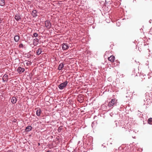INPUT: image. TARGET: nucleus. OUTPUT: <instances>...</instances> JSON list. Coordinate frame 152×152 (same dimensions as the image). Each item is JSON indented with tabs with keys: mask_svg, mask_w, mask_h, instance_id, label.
<instances>
[{
	"mask_svg": "<svg viewBox=\"0 0 152 152\" xmlns=\"http://www.w3.org/2000/svg\"><path fill=\"white\" fill-rule=\"evenodd\" d=\"M108 60L112 62H113L115 60V57L113 56H111L108 58Z\"/></svg>",
	"mask_w": 152,
	"mask_h": 152,
	"instance_id": "9",
	"label": "nucleus"
},
{
	"mask_svg": "<svg viewBox=\"0 0 152 152\" xmlns=\"http://www.w3.org/2000/svg\"><path fill=\"white\" fill-rule=\"evenodd\" d=\"M1 18H0V23H1Z\"/></svg>",
	"mask_w": 152,
	"mask_h": 152,
	"instance_id": "26",
	"label": "nucleus"
},
{
	"mask_svg": "<svg viewBox=\"0 0 152 152\" xmlns=\"http://www.w3.org/2000/svg\"><path fill=\"white\" fill-rule=\"evenodd\" d=\"M41 112V110L40 109H39L37 110L36 111V114L38 116H39Z\"/></svg>",
	"mask_w": 152,
	"mask_h": 152,
	"instance_id": "17",
	"label": "nucleus"
},
{
	"mask_svg": "<svg viewBox=\"0 0 152 152\" xmlns=\"http://www.w3.org/2000/svg\"><path fill=\"white\" fill-rule=\"evenodd\" d=\"M5 2L4 0H0V6H3L4 5Z\"/></svg>",
	"mask_w": 152,
	"mask_h": 152,
	"instance_id": "15",
	"label": "nucleus"
},
{
	"mask_svg": "<svg viewBox=\"0 0 152 152\" xmlns=\"http://www.w3.org/2000/svg\"><path fill=\"white\" fill-rule=\"evenodd\" d=\"M8 76L6 74H4L3 77L2 81L3 82H7L8 80Z\"/></svg>",
	"mask_w": 152,
	"mask_h": 152,
	"instance_id": "6",
	"label": "nucleus"
},
{
	"mask_svg": "<svg viewBox=\"0 0 152 152\" xmlns=\"http://www.w3.org/2000/svg\"><path fill=\"white\" fill-rule=\"evenodd\" d=\"M47 152H51V151L50 150H48L47 151Z\"/></svg>",
	"mask_w": 152,
	"mask_h": 152,
	"instance_id": "23",
	"label": "nucleus"
},
{
	"mask_svg": "<svg viewBox=\"0 0 152 152\" xmlns=\"http://www.w3.org/2000/svg\"><path fill=\"white\" fill-rule=\"evenodd\" d=\"M19 46L20 47H23V45L22 44H20Z\"/></svg>",
	"mask_w": 152,
	"mask_h": 152,
	"instance_id": "21",
	"label": "nucleus"
},
{
	"mask_svg": "<svg viewBox=\"0 0 152 152\" xmlns=\"http://www.w3.org/2000/svg\"><path fill=\"white\" fill-rule=\"evenodd\" d=\"M61 129H60V127H59V128H58V131H59V130H60L61 131Z\"/></svg>",
	"mask_w": 152,
	"mask_h": 152,
	"instance_id": "24",
	"label": "nucleus"
},
{
	"mask_svg": "<svg viewBox=\"0 0 152 152\" xmlns=\"http://www.w3.org/2000/svg\"><path fill=\"white\" fill-rule=\"evenodd\" d=\"M39 146L40 145V143H38Z\"/></svg>",
	"mask_w": 152,
	"mask_h": 152,
	"instance_id": "27",
	"label": "nucleus"
},
{
	"mask_svg": "<svg viewBox=\"0 0 152 152\" xmlns=\"http://www.w3.org/2000/svg\"><path fill=\"white\" fill-rule=\"evenodd\" d=\"M11 102L12 104H15L16 103L17 99V98L14 96H13L11 99Z\"/></svg>",
	"mask_w": 152,
	"mask_h": 152,
	"instance_id": "8",
	"label": "nucleus"
},
{
	"mask_svg": "<svg viewBox=\"0 0 152 152\" xmlns=\"http://www.w3.org/2000/svg\"><path fill=\"white\" fill-rule=\"evenodd\" d=\"M7 152H13V151L12 150H9Z\"/></svg>",
	"mask_w": 152,
	"mask_h": 152,
	"instance_id": "22",
	"label": "nucleus"
},
{
	"mask_svg": "<svg viewBox=\"0 0 152 152\" xmlns=\"http://www.w3.org/2000/svg\"><path fill=\"white\" fill-rule=\"evenodd\" d=\"M80 141H79V142H78V143H80Z\"/></svg>",
	"mask_w": 152,
	"mask_h": 152,
	"instance_id": "28",
	"label": "nucleus"
},
{
	"mask_svg": "<svg viewBox=\"0 0 152 152\" xmlns=\"http://www.w3.org/2000/svg\"><path fill=\"white\" fill-rule=\"evenodd\" d=\"M37 12L36 10H34L32 12L31 14L34 17H36L37 16Z\"/></svg>",
	"mask_w": 152,
	"mask_h": 152,
	"instance_id": "13",
	"label": "nucleus"
},
{
	"mask_svg": "<svg viewBox=\"0 0 152 152\" xmlns=\"http://www.w3.org/2000/svg\"><path fill=\"white\" fill-rule=\"evenodd\" d=\"M116 103V101L114 99H112L110 102L108 104V105L109 107H113Z\"/></svg>",
	"mask_w": 152,
	"mask_h": 152,
	"instance_id": "2",
	"label": "nucleus"
},
{
	"mask_svg": "<svg viewBox=\"0 0 152 152\" xmlns=\"http://www.w3.org/2000/svg\"><path fill=\"white\" fill-rule=\"evenodd\" d=\"M64 67V64L63 63H61L59 65L58 69L59 70H61Z\"/></svg>",
	"mask_w": 152,
	"mask_h": 152,
	"instance_id": "11",
	"label": "nucleus"
},
{
	"mask_svg": "<svg viewBox=\"0 0 152 152\" xmlns=\"http://www.w3.org/2000/svg\"><path fill=\"white\" fill-rule=\"evenodd\" d=\"M17 71L18 73L21 74L24 71L25 69L19 66L18 68Z\"/></svg>",
	"mask_w": 152,
	"mask_h": 152,
	"instance_id": "5",
	"label": "nucleus"
},
{
	"mask_svg": "<svg viewBox=\"0 0 152 152\" xmlns=\"http://www.w3.org/2000/svg\"><path fill=\"white\" fill-rule=\"evenodd\" d=\"M20 38V37L18 35H15L14 37V39L15 41L16 42H17L19 41Z\"/></svg>",
	"mask_w": 152,
	"mask_h": 152,
	"instance_id": "10",
	"label": "nucleus"
},
{
	"mask_svg": "<svg viewBox=\"0 0 152 152\" xmlns=\"http://www.w3.org/2000/svg\"><path fill=\"white\" fill-rule=\"evenodd\" d=\"M39 39L37 38H36V39H34L33 40V42L34 45H37V44L36 43H35V42H39Z\"/></svg>",
	"mask_w": 152,
	"mask_h": 152,
	"instance_id": "16",
	"label": "nucleus"
},
{
	"mask_svg": "<svg viewBox=\"0 0 152 152\" xmlns=\"http://www.w3.org/2000/svg\"><path fill=\"white\" fill-rule=\"evenodd\" d=\"M119 24H118V23H117V26H119Z\"/></svg>",
	"mask_w": 152,
	"mask_h": 152,
	"instance_id": "25",
	"label": "nucleus"
},
{
	"mask_svg": "<svg viewBox=\"0 0 152 152\" xmlns=\"http://www.w3.org/2000/svg\"><path fill=\"white\" fill-rule=\"evenodd\" d=\"M45 26L48 29H50L51 27V24L49 20H47L45 22Z\"/></svg>",
	"mask_w": 152,
	"mask_h": 152,
	"instance_id": "3",
	"label": "nucleus"
},
{
	"mask_svg": "<svg viewBox=\"0 0 152 152\" xmlns=\"http://www.w3.org/2000/svg\"><path fill=\"white\" fill-rule=\"evenodd\" d=\"M62 49L64 50L68 49L69 48V46L67 44L64 43L62 45Z\"/></svg>",
	"mask_w": 152,
	"mask_h": 152,
	"instance_id": "7",
	"label": "nucleus"
},
{
	"mask_svg": "<svg viewBox=\"0 0 152 152\" xmlns=\"http://www.w3.org/2000/svg\"><path fill=\"white\" fill-rule=\"evenodd\" d=\"M26 64L27 66H29L31 64V63L29 61H27Z\"/></svg>",
	"mask_w": 152,
	"mask_h": 152,
	"instance_id": "20",
	"label": "nucleus"
},
{
	"mask_svg": "<svg viewBox=\"0 0 152 152\" xmlns=\"http://www.w3.org/2000/svg\"><path fill=\"white\" fill-rule=\"evenodd\" d=\"M68 82L67 81H66L59 85L58 86V88L62 90L66 86Z\"/></svg>",
	"mask_w": 152,
	"mask_h": 152,
	"instance_id": "1",
	"label": "nucleus"
},
{
	"mask_svg": "<svg viewBox=\"0 0 152 152\" xmlns=\"http://www.w3.org/2000/svg\"><path fill=\"white\" fill-rule=\"evenodd\" d=\"M14 18L17 22L19 21L21 19V16L19 13L16 14L15 15Z\"/></svg>",
	"mask_w": 152,
	"mask_h": 152,
	"instance_id": "4",
	"label": "nucleus"
},
{
	"mask_svg": "<svg viewBox=\"0 0 152 152\" xmlns=\"http://www.w3.org/2000/svg\"><path fill=\"white\" fill-rule=\"evenodd\" d=\"M148 124H152V118H149L148 121Z\"/></svg>",
	"mask_w": 152,
	"mask_h": 152,
	"instance_id": "18",
	"label": "nucleus"
},
{
	"mask_svg": "<svg viewBox=\"0 0 152 152\" xmlns=\"http://www.w3.org/2000/svg\"><path fill=\"white\" fill-rule=\"evenodd\" d=\"M80 141H79V142H78V143H80Z\"/></svg>",
	"mask_w": 152,
	"mask_h": 152,
	"instance_id": "29",
	"label": "nucleus"
},
{
	"mask_svg": "<svg viewBox=\"0 0 152 152\" xmlns=\"http://www.w3.org/2000/svg\"><path fill=\"white\" fill-rule=\"evenodd\" d=\"M32 127L31 126H28L26 127L25 129V131L26 132H29L32 129Z\"/></svg>",
	"mask_w": 152,
	"mask_h": 152,
	"instance_id": "12",
	"label": "nucleus"
},
{
	"mask_svg": "<svg viewBox=\"0 0 152 152\" xmlns=\"http://www.w3.org/2000/svg\"><path fill=\"white\" fill-rule=\"evenodd\" d=\"M33 36L35 37H38V34L36 33H34L33 34Z\"/></svg>",
	"mask_w": 152,
	"mask_h": 152,
	"instance_id": "19",
	"label": "nucleus"
},
{
	"mask_svg": "<svg viewBox=\"0 0 152 152\" xmlns=\"http://www.w3.org/2000/svg\"><path fill=\"white\" fill-rule=\"evenodd\" d=\"M42 52V49L40 48H39L37 50L36 53L37 55H39Z\"/></svg>",
	"mask_w": 152,
	"mask_h": 152,
	"instance_id": "14",
	"label": "nucleus"
}]
</instances>
